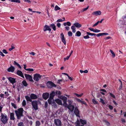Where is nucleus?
Masks as SVG:
<instances>
[{
    "mask_svg": "<svg viewBox=\"0 0 126 126\" xmlns=\"http://www.w3.org/2000/svg\"><path fill=\"white\" fill-rule=\"evenodd\" d=\"M71 29H72L73 32L75 33L76 32V28L74 25L72 26L71 27Z\"/></svg>",
    "mask_w": 126,
    "mask_h": 126,
    "instance_id": "obj_26",
    "label": "nucleus"
},
{
    "mask_svg": "<svg viewBox=\"0 0 126 126\" xmlns=\"http://www.w3.org/2000/svg\"><path fill=\"white\" fill-rule=\"evenodd\" d=\"M10 119L13 120H15V114L14 113L12 112L10 113Z\"/></svg>",
    "mask_w": 126,
    "mask_h": 126,
    "instance_id": "obj_18",
    "label": "nucleus"
},
{
    "mask_svg": "<svg viewBox=\"0 0 126 126\" xmlns=\"http://www.w3.org/2000/svg\"><path fill=\"white\" fill-rule=\"evenodd\" d=\"M40 125V123L39 121H37L36 122V126H39Z\"/></svg>",
    "mask_w": 126,
    "mask_h": 126,
    "instance_id": "obj_38",
    "label": "nucleus"
},
{
    "mask_svg": "<svg viewBox=\"0 0 126 126\" xmlns=\"http://www.w3.org/2000/svg\"><path fill=\"white\" fill-rule=\"evenodd\" d=\"M32 103L34 109L35 110H38V102L37 101H32Z\"/></svg>",
    "mask_w": 126,
    "mask_h": 126,
    "instance_id": "obj_4",
    "label": "nucleus"
},
{
    "mask_svg": "<svg viewBox=\"0 0 126 126\" xmlns=\"http://www.w3.org/2000/svg\"><path fill=\"white\" fill-rule=\"evenodd\" d=\"M88 29L90 30L91 31H93V32H94V30L93 28H88Z\"/></svg>",
    "mask_w": 126,
    "mask_h": 126,
    "instance_id": "obj_55",
    "label": "nucleus"
},
{
    "mask_svg": "<svg viewBox=\"0 0 126 126\" xmlns=\"http://www.w3.org/2000/svg\"><path fill=\"white\" fill-rule=\"evenodd\" d=\"M2 51L3 53L6 54H7L8 53V52L5 49H3L2 50Z\"/></svg>",
    "mask_w": 126,
    "mask_h": 126,
    "instance_id": "obj_48",
    "label": "nucleus"
},
{
    "mask_svg": "<svg viewBox=\"0 0 126 126\" xmlns=\"http://www.w3.org/2000/svg\"><path fill=\"white\" fill-rule=\"evenodd\" d=\"M63 21V20L62 19H61L58 20L57 21V22H61Z\"/></svg>",
    "mask_w": 126,
    "mask_h": 126,
    "instance_id": "obj_56",
    "label": "nucleus"
},
{
    "mask_svg": "<svg viewBox=\"0 0 126 126\" xmlns=\"http://www.w3.org/2000/svg\"><path fill=\"white\" fill-rule=\"evenodd\" d=\"M86 33L88 35H91V36L95 35H96V34L95 33H92L90 32H87Z\"/></svg>",
    "mask_w": 126,
    "mask_h": 126,
    "instance_id": "obj_35",
    "label": "nucleus"
},
{
    "mask_svg": "<svg viewBox=\"0 0 126 126\" xmlns=\"http://www.w3.org/2000/svg\"><path fill=\"white\" fill-rule=\"evenodd\" d=\"M14 65H16L19 68H21V66L19 65V64L17 63L15 61H14Z\"/></svg>",
    "mask_w": 126,
    "mask_h": 126,
    "instance_id": "obj_30",
    "label": "nucleus"
},
{
    "mask_svg": "<svg viewBox=\"0 0 126 126\" xmlns=\"http://www.w3.org/2000/svg\"><path fill=\"white\" fill-rule=\"evenodd\" d=\"M0 55L2 56L3 57L4 56H5L4 55V54L1 51L0 52Z\"/></svg>",
    "mask_w": 126,
    "mask_h": 126,
    "instance_id": "obj_60",
    "label": "nucleus"
},
{
    "mask_svg": "<svg viewBox=\"0 0 126 126\" xmlns=\"http://www.w3.org/2000/svg\"><path fill=\"white\" fill-rule=\"evenodd\" d=\"M109 93L110 94V96H111L114 98H115V96L113 94L110 93Z\"/></svg>",
    "mask_w": 126,
    "mask_h": 126,
    "instance_id": "obj_45",
    "label": "nucleus"
},
{
    "mask_svg": "<svg viewBox=\"0 0 126 126\" xmlns=\"http://www.w3.org/2000/svg\"><path fill=\"white\" fill-rule=\"evenodd\" d=\"M23 109L21 108L18 109L17 110L15 111L16 115L18 119H20L23 116Z\"/></svg>",
    "mask_w": 126,
    "mask_h": 126,
    "instance_id": "obj_1",
    "label": "nucleus"
},
{
    "mask_svg": "<svg viewBox=\"0 0 126 126\" xmlns=\"http://www.w3.org/2000/svg\"><path fill=\"white\" fill-rule=\"evenodd\" d=\"M15 70V67L13 66H11L7 69L8 72H13Z\"/></svg>",
    "mask_w": 126,
    "mask_h": 126,
    "instance_id": "obj_16",
    "label": "nucleus"
},
{
    "mask_svg": "<svg viewBox=\"0 0 126 126\" xmlns=\"http://www.w3.org/2000/svg\"><path fill=\"white\" fill-rule=\"evenodd\" d=\"M121 121L123 123H125L126 122V121L123 118H122L121 119Z\"/></svg>",
    "mask_w": 126,
    "mask_h": 126,
    "instance_id": "obj_57",
    "label": "nucleus"
},
{
    "mask_svg": "<svg viewBox=\"0 0 126 126\" xmlns=\"http://www.w3.org/2000/svg\"><path fill=\"white\" fill-rule=\"evenodd\" d=\"M30 54L32 55L33 56L35 54V53L33 52H32L31 53H30Z\"/></svg>",
    "mask_w": 126,
    "mask_h": 126,
    "instance_id": "obj_61",
    "label": "nucleus"
},
{
    "mask_svg": "<svg viewBox=\"0 0 126 126\" xmlns=\"http://www.w3.org/2000/svg\"><path fill=\"white\" fill-rule=\"evenodd\" d=\"M18 126H24V124L23 122H20L18 124Z\"/></svg>",
    "mask_w": 126,
    "mask_h": 126,
    "instance_id": "obj_37",
    "label": "nucleus"
},
{
    "mask_svg": "<svg viewBox=\"0 0 126 126\" xmlns=\"http://www.w3.org/2000/svg\"><path fill=\"white\" fill-rule=\"evenodd\" d=\"M89 35H88L86 36H84V38L85 39H87L89 38H90V37L89 36Z\"/></svg>",
    "mask_w": 126,
    "mask_h": 126,
    "instance_id": "obj_51",
    "label": "nucleus"
},
{
    "mask_svg": "<svg viewBox=\"0 0 126 126\" xmlns=\"http://www.w3.org/2000/svg\"><path fill=\"white\" fill-rule=\"evenodd\" d=\"M68 36L70 37L72 35V32L71 31L68 32Z\"/></svg>",
    "mask_w": 126,
    "mask_h": 126,
    "instance_id": "obj_44",
    "label": "nucleus"
},
{
    "mask_svg": "<svg viewBox=\"0 0 126 126\" xmlns=\"http://www.w3.org/2000/svg\"><path fill=\"white\" fill-rule=\"evenodd\" d=\"M62 99L63 101V106L65 107H66L67 105V104L66 103L67 98L65 96H63L62 97Z\"/></svg>",
    "mask_w": 126,
    "mask_h": 126,
    "instance_id": "obj_7",
    "label": "nucleus"
},
{
    "mask_svg": "<svg viewBox=\"0 0 126 126\" xmlns=\"http://www.w3.org/2000/svg\"><path fill=\"white\" fill-rule=\"evenodd\" d=\"M30 97L32 99H35L37 98V97L36 95L33 94H31Z\"/></svg>",
    "mask_w": 126,
    "mask_h": 126,
    "instance_id": "obj_20",
    "label": "nucleus"
},
{
    "mask_svg": "<svg viewBox=\"0 0 126 126\" xmlns=\"http://www.w3.org/2000/svg\"><path fill=\"white\" fill-rule=\"evenodd\" d=\"M43 30L44 32L47 31H49L50 32L51 31V29L50 28V27L47 25H46L44 27Z\"/></svg>",
    "mask_w": 126,
    "mask_h": 126,
    "instance_id": "obj_10",
    "label": "nucleus"
},
{
    "mask_svg": "<svg viewBox=\"0 0 126 126\" xmlns=\"http://www.w3.org/2000/svg\"><path fill=\"white\" fill-rule=\"evenodd\" d=\"M22 104L23 106H25L26 105V103L25 100H23Z\"/></svg>",
    "mask_w": 126,
    "mask_h": 126,
    "instance_id": "obj_43",
    "label": "nucleus"
},
{
    "mask_svg": "<svg viewBox=\"0 0 126 126\" xmlns=\"http://www.w3.org/2000/svg\"><path fill=\"white\" fill-rule=\"evenodd\" d=\"M100 100L99 101L101 103L103 104H105V103L104 101V100L101 98H100Z\"/></svg>",
    "mask_w": 126,
    "mask_h": 126,
    "instance_id": "obj_41",
    "label": "nucleus"
},
{
    "mask_svg": "<svg viewBox=\"0 0 126 126\" xmlns=\"http://www.w3.org/2000/svg\"><path fill=\"white\" fill-rule=\"evenodd\" d=\"M73 25L75 27L78 28H80L81 26V25L78 23H75L73 24Z\"/></svg>",
    "mask_w": 126,
    "mask_h": 126,
    "instance_id": "obj_21",
    "label": "nucleus"
},
{
    "mask_svg": "<svg viewBox=\"0 0 126 126\" xmlns=\"http://www.w3.org/2000/svg\"><path fill=\"white\" fill-rule=\"evenodd\" d=\"M57 26L58 28H60L61 26V24L60 23H58L57 24Z\"/></svg>",
    "mask_w": 126,
    "mask_h": 126,
    "instance_id": "obj_63",
    "label": "nucleus"
},
{
    "mask_svg": "<svg viewBox=\"0 0 126 126\" xmlns=\"http://www.w3.org/2000/svg\"><path fill=\"white\" fill-rule=\"evenodd\" d=\"M89 7V6H88L87 8H84L83 9H82L80 11L81 12H82L85 11H86L88 9Z\"/></svg>",
    "mask_w": 126,
    "mask_h": 126,
    "instance_id": "obj_34",
    "label": "nucleus"
},
{
    "mask_svg": "<svg viewBox=\"0 0 126 126\" xmlns=\"http://www.w3.org/2000/svg\"><path fill=\"white\" fill-rule=\"evenodd\" d=\"M54 123L56 126H61L62 124L61 120L58 119L54 120Z\"/></svg>",
    "mask_w": 126,
    "mask_h": 126,
    "instance_id": "obj_5",
    "label": "nucleus"
},
{
    "mask_svg": "<svg viewBox=\"0 0 126 126\" xmlns=\"http://www.w3.org/2000/svg\"><path fill=\"white\" fill-rule=\"evenodd\" d=\"M55 93L54 91H52L51 93L50 94V96L49 98L53 99V97L55 95Z\"/></svg>",
    "mask_w": 126,
    "mask_h": 126,
    "instance_id": "obj_22",
    "label": "nucleus"
},
{
    "mask_svg": "<svg viewBox=\"0 0 126 126\" xmlns=\"http://www.w3.org/2000/svg\"><path fill=\"white\" fill-rule=\"evenodd\" d=\"M47 87L49 88H51L53 87H56V85L53 82L51 81H48L47 83Z\"/></svg>",
    "mask_w": 126,
    "mask_h": 126,
    "instance_id": "obj_3",
    "label": "nucleus"
},
{
    "mask_svg": "<svg viewBox=\"0 0 126 126\" xmlns=\"http://www.w3.org/2000/svg\"><path fill=\"white\" fill-rule=\"evenodd\" d=\"M15 48V47H14L12 46L10 48H9V50L10 51H11L12 50H13V49H14Z\"/></svg>",
    "mask_w": 126,
    "mask_h": 126,
    "instance_id": "obj_49",
    "label": "nucleus"
},
{
    "mask_svg": "<svg viewBox=\"0 0 126 126\" xmlns=\"http://www.w3.org/2000/svg\"><path fill=\"white\" fill-rule=\"evenodd\" d=\"M70 56H67V57L66 58H64V60L65 61L66 60H68L69 59V57H70Z\"/></svg>",
    "mask_w": 126,
    "mask_h": 126,
    "instance_id": "obj_52",
    "label": "nucleus"
},
{
    "mask_svg": "<svg viewBox=\"0 0 126 126\" xmlns=\"http://www.w3.org/2000/svg\"><path fill=\"white\" fill-rule=\"evenodd\" d=\"M109 35V34L106 33H101L97 34L96 36L97 37H99L103 35Z\"/></svg>",
    "mask_w": 126,
    "mask_h": 126,
    "instance_id": "obj_23",
    "label": "nucleus"
},
{
    "mask_svg": "<svg viewBox=\"0 0 126 126\" xmlns=\"http://www.w3.org/2000/svg\"><path fill=\"white\" fill-rule=\"evenodd\" d=\"M81 103L83 104H84L85 105H87L86 102L84 101H82Z\"/></svg>",
    "mask_w": 126,
    "mask_h": 126,
    "instance_id": "obj_59",
    "label": "nucleus"
},
{
    "mask_svg": "<svg viewBox=\"0 0 126 126\" xmlns=\"http://www.w3.org/2000/svg\"><path fill=\"white\" fill-rule=\"evenodd\" d=\"M92 102L94 104H98V102L94 99H92Z\"/></svg>",
    "mask_w": 126,
    "mask_h": 126,
    "instance_id": "obj_39",
    "label": "nucleus"
},
{
    "mask_svg": "<svg viewBox=\"0 0 126 126\" xmlns=\"http://www.w3.org/2000/svg\"><path fill=\"white\" fill-rule=\"evenodd\" d=\"M22 83L23 85L25 86H26L27 85V83L26 81L24 80L22 82Z\"/></svg>",
    "mask_w": 126,
    "mask_h": 126,
    "instance_id": "obj_33",
    "label": "nucleus"
},
{
    "mask_svg": "<svg viewBox=\"0 0 126 126\" xmlns=\"http://www.w3.org/2000/svg\"><path fill=\"white\" fill-rule=\"evenodd\" d=\"M100 91H103V92H106V90L104 89H101V90H100Z\"/></svg>",
    "mask_w": 126,
    "mask_h": 126,
    "instance_id": "obj_64",
    "label": "nucleus"
},
{
    "mask_svg": "<svg viewBox=\"0 0 126 126\" xmlns=\"http://www.w3.org/2000/svg\"><path fill=\"white\" fill-rule=\"evenodd\" d=\"M74 112L76 116L79 117H80L79 115V111L78 108L77 107L75 108V110L74 111Z\"/></svg>",
    "mask_w": 126,
    "mask_h": 126,
    "instance_id": "obj_11",
    "label": "nucleus"
},
{
    "mask_svg": "<svg viewBox=\"0 0 126 126\" xmlns=\"http://www.w3.org/2000/svg\"><path fill=\"white\" fill-rule=\"evenodd\" d=\"M67 108L71 111H73L75 108L72 105L71 103L69 104V105L67 106Z\"/></svg>",
    "mask_w": 126,
    "mask_h": 126,
    "instance_id": "obj_12",
    "label": "nucleus"
},
{
    "mask_svg": "<svg viewBox=\"0 0 126 126\" xmlns=\"http://www.w3.org/2000/svg\"><path fill=\"white\" fill-rule=\"evenodd\" d=\"M16 73L19 76L23 78H24L23 73L21 71L19 70H18L17 71Z\"/></svg>",
    "mask_w": 126,
    "mask_h": 126,
    "instance_id": "obj_17",
    "label": "nucleus"
},
{
    "mask_svg": "<svg viewBox=\"0 0 126 126\" xmlns=\"http://www.w3.org/2000/svg\"><path fill=\"white\" fill-rule=\"evenodd\" d=\"M48 105V103L47 102H46L45 103V107L46 108L47 107Z\"/></svg>",
    "mask_w": 126,
    "mask_h": 126,
    "instance_id": "obj_54",
    "label": "nucleus"
},
{
    "mask_svg": "<svg viewBox=\"0 0 126 126\" xmlns=\"http://www.w3.org/2000/svg\"><path fill=\"white\" fill-rule=\"evenodd\" d=\"M77 101H78L79 102H80L81 103V102L82 101L80 99H79V98H77Z\"/></svg>",
    "mask_w": 126,
    "mask_h": 126,
    "instance_id": "obj_62",
    "label": "nucleus"
},
{
    "mask_svg": "<svg viewBox=\"0 0 126 126\" xmlns=\"http://www.w3.org/2000/svg\"><path fill=\"white\" fill-rule=\"evenodd\" d=\"M49 94L48 93H44L43 94V97L45 100H46L49 97Z\"/></svg>",
    "mask_w": 126,
    "mask_h": 126,
    "instance_id": "obj_13",
    "label": "nucleus"
},
{
    "mask_svg": "<svg viewBox=\"0 0 126 126\" xmlns=\"http://www.w3.org/2000/svg\"><path fill=\"white\" fill-rule=\"evenodd\" d=\"M56 102L59 105H62V101L59 99H57L55 100Z\"/></svg>",
    "mask_w": 126,
    "mask_h": 126,
    "instance_id": "obj_19",
    "label": "nucleus"
},
{
    "mask_svg": "<svg viewBox=\"0 0 126 126\" xmlns=\"http://www.w3.org/2000/svg\"><path fill=\"white\" fill-rule=\"evenodd\" d=\"M8 79L10 82V83L13 84L14 83L16 82V79L12 77H9L8 78Z\"/></svg>",
    "mask_w": 126,
    "mask_h": 126,
    "instance_id": "obj_14",
    "label": "nucleus"
},
{
    "mask_svg": "<svg viewBox=\"0 0 126 126\" xmlns=\"http://www.w3.org/2000/svg\"><path fill=\"white\" fill-rule=\"evenodd\" d=\"M75 94L76 95L77 97H79L82 96L83 95V93H81L80 94H79L76 93H75Z\"/></svg>",
    "mask_w": 126,
    "mask_h": 126,
    "instance_id": "obj_40",
    "label": "nucleus"
},
{
    "mask_svg": "<svg viewBox=\"0 0 126 126\" xmlns=\"http://www.w3.org/2000/svg\"><path fill=\"white\" fill-rule=\"evenodd\" d=\"M63 25L65 26L67 25L68 26H70L71 25V23L69 22H65L63 24Z\"/></svg>",
    "mask_w": 126,
    "mask_h": 126,
    "instance_id": "obj_28",
    "label": "nucleus"
},
{
    "mask_svg": "<svg viewBox=\"0 0 126 126\" xmlns=\"http://www.w3.org/2000/svg\"><path fill=\"white\" fill-rule=\"evenodd\" d=\"M24 75L26 79L29 80L30 81L33 82L32 77L31 76L26 74H25Z\"/></svg>",
    "mask_w": 126,
    "mask_h": 126,
    "instance_id": "obj_8",
    "label": "nucleus"
},
{
    "mask_svg": "<svg viewBox=\"0 0 126 126\" xmlns=\"http://www.w3.org/2000/svg\"><path fill=\"white\" fill-rule=\"evenodd\" d=\"M25 2H28L29 3H31V2L30 0H23Z\"/></svg>",
    "mask_w": 126,
    "mask_h": 126,
    "instance_id": "obj_58",
    "label": "nucleus"
},
{
    "mask_svg": "<svg viewBox=\"0 0 126 126\" xmlns=\"http://www.w3.org/2000/svg\"><path fill=\"white\" fill-rule=\"evenodd\" d=\"M53 100V99H51V98H49V99L48 100V103L50 104H51L52 102V100Z\"/></svg>",
    "mask_w": 126,
    "mask_h": 126,
    "instance_id": "obj_32",
    "label": "nucleus"
},
{
    "mask_svg": "<svg viewBox=\"0 0 126 126\" xmlns=\"http://www.w3.org/2000/svg\"><path fill=\"white\" fill-rule=\"evenodd\" d=\"M54 31H55L56 30V26L54 24H51L50 25V26Z\"/></svg>",
    "mask_w": 126,
    "mask_h": 126,
    "instance_id": "obj_25",
    "label": "nucleus"
},
{
    "mask_svg": "<svg viewBox=\"0 0 126 126\" xmlns=\"http://www.w3.org/2000/svg\"><path fill=\"white\" fill-rule=\"evenodd\" d=\"M41 76L38 74L35 75L33 77L34 80L36 81H38L41 78Z\"/></svg>",
    "mask_w": 126,
    "mask_h": 126,
    "instance_id": "obj_6",
    "label": "nucleus"
},
{
    "mask_svg": "<svg viewBox=\"0 0 126 126\" xmlns=\"http://www.w3.org/2000/svg\"><path fill=\"white\" fill-rule=\"evenodd\" d=\"M80 121L81 123L83 125L86 124L87 123L86 121V120L81 119L80 120Z\"/></svg>",
    "mask_w": 126,
    "mask_h": 126,
    "instance_id": "obj_27",
    "label": "nucleus"
},
{
    "mask_svg": "<svg viewBox=\"0 0 126 126\" xmlns=\"http://www.w3.org/2000/svg\"><path fill=\"white\" fill-rule=\"evenodd\" d=\"M55 101L54 100H52V102L51 104L52 106H54V107H57V104L55 103Z\"/></svg>",
    "mask_w": 126,
    "mask_h": 126,
    "instance_id": "obj_24",
    "label": "nucleus"
},
{
    "mask_svg": "<svg viewBox=\"0 0 126 126\" xmlns=\"http://www.w3.org/2000/svg\"><path fill=\"white\" fill-rule=\"evenodd\" d=\"M81 35V33L79 31H77L75 34V36H80Z\"/></svg>",
    "mask_w": 126,
    "mask_h": 126,
    "instance_id": "obj_31",
    "label": "nucleus"
},
{
    "mask_svg": "<svg viewBox=\"0 0 126 126\" xmlns=\"http://www.w3.org/2000/svg\"><path fill=\"white\" fill-rule=\"evenodd\" d=\"M100 30H97V29H95L94 30V32L97 33V32H100Z\"/></svg>",
    "mask_w": 126,
    "mask_h": 126,
    "instance_id": "obj_47",
    "label": "nucleus"
},
{
    "mask_svg": "<svg viewBox=\"0 0 126 126\" xmlns=\"http://www.w3.org/2000/svg\"><path fill=\"white\" fill-rule=\"evenodd\" d=\"M108 107L110 109V110H112L113 109V107L111 105H109Z\"/></svg>",
    "mask_w": 126,
    "mask_h": 126,
    "instance_id": "obj_53",
    "label": "nucleus"
},
{
    "mask_svg": "<svg viewBox=\"0 0 126 126\" xmlns=\"http://www.w3.org/2000/svg\"><path fill=\"white\" fill-rule=\"evenodd\" d=\"M61 39L62 42L64 43L65 45H66V41L64 37V36L63 33L61 34Z\"/></svg>",
    "mask_w": 126,
    "mask_h": 126,
    "instance_id": "obj_9",
    "label": "nucleus"
},
{
    "mask_svg": "<svg viewBox=\"0 0 126 126\" xmlns=\"http://www.w3.org/2000/svg\"><path fill=\"white\" fill-rule=\"evenodd\" d=\"M101 14V11H98L93 12L92 13V14L93 15L97 16L98 15H100Z\"/></svg>",
    "mask_w": 126,
    "mask_h": 126,
    "instance_id": "obj_15",
    "label": "nucleus"
},
{
    "mask_svg": "<svg viewBox=\"0 0 126 126\" xmlns=\"http://www.w3.org/2000/svg\"><path fill=\"white\" fill-rule=\"evenodd\" d=\"M99 23V22H97L96 23H95L93 25L92 27H94L95 26H96Z\"/></svg>",
    "mask_w": 126,
    "mask_h": 126,
    "instance_id": "obj_50",
    "label": "nucleus"
},
{
    "mask_svg": "<svg viewBox=\"0 0 126 126\" xmlns=\"http://www.w3.org/2000/svg\"><path fill=\"white\" fill-rule=\"evenodd\" d=\"M60 9L61 8L57 5H56L55 7L54 10L55 11H57V10H60Z\"/></svg>",
    "mask_w": 126,
    "mask_h": 126,
    "instance_id": "obj_36",
    "label": "nucleus"
},
{
    "mask_svg": "<svg viewBox=\"0 0 126 126\" xmlns=\"http://www.w3.org/2000/svg\"><path fill=\"white\" fill-rule=\"evenodd\" d=\"M1 121L4 124H6L7 122L8 119L7 118V116L6 115H4L1 113Z\"/></svg>",
    "mask_w": 126,
    "mask_h": 126,
    "instance_id": "obj_2",
    "label": "nucleus"
},
{
    "mask_svg": "<svg viewBox=\"0 0 126 126\" xmlns=\"http://www.w3.org/2000/svg\"><path fill=\"white\" fill-rule=\"evenodd\" d=\"M11 104L12 107H13L14 108L16 109L17 108L16 106V105L13 103H11Z\"/></svg>",
    "mask_w": 126,
    "mask_h": 126,
    "instance_id": "obj_42",
    "label": "nucleus"
},
{
    "mask_svg": "<svg viewBox=\"0 0 126 126\" xmlns=\"http://www.w3.org/2000/svg\"><path fill=\"white\" fill-rule=\"evenodd\" d=\"M25 98H26L27 101H29L31 102H32V100H31V99L28 96H25Z\"/></svg>",
    "mask_w": 126,
    "mask_h": 126,
    "instance_id": "obj_29",
    "label": "nucleus"
},
{
    "mask_svg": "<svg viewBox=\"0 0 126 126\" xmlns=\"http://www.w3.org/2000/svg\"><path fill=\"white\" fill-rule=\"evenodd\" d=\"M27 71H34V70L33 69L28 68L27 69Z\"/></svg>",
    "mask_w": 126,
    "mask_h": 126,
    "instance_id": "obj_46",
    "label": "nucleus"
}]
</instances>
